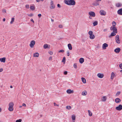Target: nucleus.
I'll list each match as a JSON object with an SVG mask.
<instances>
[{
  "label": "nucleus",
  "instance_id": "nucleus-1",
  "mask_svg": "<svg viewBox=\"0 0 122 122\" xmlns=\"http://www.w3.org/2000/svg\"><path fill=\"white\" fill-rule=\"evenodd\" d=\"M64 3L69 5H74L76 4V2L74 0H65Z\"/></svg>",
  "mask_w": 122,
  "mask_h": 122
},
{
  "label": "nucleus",
  "instance_id": "nucleus-2",
  "mask_svg": "<svg viewBox=\"0 0 122 122\" xmlns=\"http://www.w3.org/2000/svg\"><path fill=\"white\" fill-rule=\"evenodd\" d=\"M14 106V104L13 102H11L9 104L8 110L9 111L12 112L13 110Z\"/></svg>",
  "mask_w": 122,
  "mask_h": 122
},
{
  "label": "nucleus",
  "instance_id": "nucleus-3",
  "mask_svg": "<svg viewBox=\"0 0 122 122\" xmlns=\"http://www.w3.org/2000/svg\"><path fill=\"white\" fill-rule=\"evenodd\" d=\"M115 40L117 44L120 43V41L119 39V36L118 35H117L115 37Z\"/></svg>",
  "mask_w": 122,
  "mask_h": 122
},
{
  "label": "nucleus",
  "instance_id": "nucleus-4",
  "mask_svg": "<svg viewBox=\"0 0 122 122\" xmlns=\"http://www.w3.org/2000/svg\"><path fill=\"white\" fill-rule=\"evenodd\" d=\"M110 30H113V32L117 33V29L116 27L111 26L110 28Z\"/></svg>",
  "mask_w": 122,
  "mask_h": 122
},
{
  "label": "nucleus",
  "instance_id": "nucleus-5",
  "mask_svg": "<svg viewBox=\"0 0 122 122\" xmlns=\"http://www.w3.org/2000/svg\"><path fill=\"white\" fill-rule=\"evenodd\" d=\"M35 42L34 41H31L30 42V46L31 48H33V47L34 46L35 44Z\"/></svg>",
  "mask_w": 122,
  "mask_h": 122
},
{
  "label": "nucleus",
  "instance_id": "nucleus-6",
  "mask_svg": "<svg viewBox=\"0 0 122 122\" xmlns=\"http://www.w3.org/2000/svg\"><path fill=\"white\" fill-rule=\"evenodd\" d=\"M116 109L118 111H121L122 109V105L121 104L119 105L118 106L116 107Z\"/></svg>",
  "mask_w": 122,
  "mask_h": 122
},
{
  "label": "nucleus",
  "instance_id": "nucleus-7",
  "mask_svg": "<svg viewBox=\"0 0 122 122\" xmlns=\"http://www.w3.org/2000/svg\"><path fill=\"white\" fill-rule=\"evenodd\" d=\"M89 15L91 16L94 17L95 16V13L93 11H91L89 12L88 13Z\"/></svg>",
  "mask_w": 122,
  "mask_h": 122
},
{
  "label": "nucleus",
  "instance_id": "nucleus-8",
  "mask_svg": "<svg viewBox=\"0 0 122 122\" xmlns=\"http://www.w3.org/2000/svg\"><path fill=\"white\" fill-rule=\"evenodd\" d=\"M100 13L102 15H106V12L104 10H101L100 11Z\"/></svg>",
  "mask_w": 122,
  "mask_h": 122
},
{
  "label": "nucleus",
  "instance_id": "nucleus-9",
  "mask_svg": "<svg viewBox=\"0 0 122 122\" xmlns=\"http://www.w3.org/2000/svg\"><path fill=\"white\" fill-rule=\"evenodd\" d=\"M97 76L100 78H102L104 76V75L103 74L100 73H98L97 75Z\"/></svg>",
  "mask_w": 122,
  "mask_h": 122
},
{
  "label": "nucleus",
  "instance_id": "nucleus-10",
  "mask_svg": "<svg viewBox=\"0 0 122 122\" xmlns=\"http://www.w3.org/2000/svg\"><path fill=\"white\" fill-rule=\"evenodd\" d=\"M108 44L106 43H104L102 45V48L104 49H105L106 47H108Z\"/></svg>",
  "mask_w": 122,
  "mask_h": 122
},
{
  "label": "nucleus",
  "instance_id": "nucleus-11",
  "mask_svg": "<svg viewBox=\"0 0 122 122\" xmlns=\"http://www.w3.org/2000/svg\"><path fill=\"white\" fill-rule=\"evenodd\" d=\"M66 92L68 94H70L73 93L74 91L73 90H71L70 89H69L67 90Z\"/></svg>",
  "mask_w": 122,
  "mask_h": 122
},
{
  "label": "nucleus",
  "instance_id": "nucleus-12",
  "mask_svg": "<svg viewBox=\"0 0 122 122\" xmlns=\"http://www.w3.org/2000/svg\"><path fill=\"white\" fill-rule=\"evenodd\" d=\"M98 2L96 1L94 2L92 4V5L94 6H97L99 4V3Z\"/></svg>",
  "mask_w": 122,
  "mask_h": 122
},
{
  "label": "nucleus",
  "instance_id": "nucleus-13",
  "mask_svg": "<svg viewBox=\"0 0 122 122\" xmlns=\"http://www.w3.org/2000/svg\"><path fill=\"white\" fill-rule=\"evenodd\" d=\"M117 13L120 15H122V8L119 10L117 11Z\"/></svg>",
  "mask_w": 122,
  "mask_h": 122
},
{
  "label": "nucleus",
  "instance_id": "nucleus-14",
  "mask_svg": "<svg viewBox=\"0 0 122 122\" xmlns=\"http://www.w3.org/2000/svg\"><path fill=\"white\" fill-rule=\"evenodd\" d=\"M51 6L50 7V8L51 9H54L55 8V6L53 4V2L52 1H51Z\"/></svg>",
  "mask_w": 122,
  "mask_h": 122
},
{
  "label": "nucleus",
  "instance_id": "nucleus-15",
  "mask_svg": "<svg viewBox=\"0 0 122 122\" xmlns=\"http://www.w3.org/2000/svg\"><path fill=\"white\" fill-rule=\"evenodd\" d=\"M115 101L117 103H118L121 102V100L119 98H117L115 99Z\"/></svg>",
  "mask_w": 122,
  "mask_h": 122
},
{
  "label": "nucleus",
  "instance_id": "nucleus-16",
  "mask_svg": "<svg viewBox=\"0 0 122 122\" xmlns=\"http://www.w3.org/2000/svg\"><path fill=\"white\" fill-rule=\"evenodd\" d=\"M120 49L119 48H117L115 49L114 50V51L116 53H118L120 51Z\"/></svg>",
  "mask_w": 122,
  "mask_h": 122
},
{
  "label": "nucleus",
  "instance_id": "nucleus-17",
  "mask_svg": "<svg viewBox=\"0 0 122 122\" xmlns=\"http://www.w3.org/2000/svg\"><path fill=\"white\" fill-rule=\"evenodd\" d=\"M5 57L0 58V61L1 62L4 63L5 61Z\"/></svg>",
  "mask_w": 122,
  "mask_h": 122
},
{
  "label": "nucleus",
  "instance_id": "nucleus-18",
  "mask_svg": "<svg viewBox=\"0 0 122 122\" xmlns=\"http://www.w3.org/2000/svg\"><path fill=\"white\" fill-rule=\"evenodd\" d=\"M107 99V98L105 96H104L102 97V98L101 100L102 101L105 102Z\"/></svg>",
  "mask_w": 122,
  "mask_h": 122
},
{
  "label": "nucleus",
  "instance_id": "nucleus-19",
  "mask_svg": "<svg viewBox=\"0 0 122 122\" xmlns=\"http://www.w3.org/2000/svg\"><path fill=\"white\" fill-rule=\"evenodd\" d=\"M33 56L34 57H38L39 56V54L37 52L33 54Z\"/></svg>",
  "mask_w": 122,
  "mask_h": 122
},
{
  "label": "nucleus",
  "instance_id": "nucleus-20",
  "mask_svg": "<svg viewBox=\"0 0 122 122\" xmlns=\"http://www.w3.org/2000/svg\"><path fill=\"white\" fill-rule=\"evenodd\" d=\"M116 34L114 32H112L111 33V35L109 36V37L110 38H111L112 36H115Z\"/></svg>",
  "mask_w": 122,
  "mask_h": 122
},
{
  "label": "nucleus",
  "instance_id": "nucleus-21",
  "mask_svg": "<svg viewBox=\"0 0 122 122\" xmlns=\"http://www.w3.org/2000/svg\"><path fill=\"white\" fill-rule=\"evenodd\" d=\"M68 46L69 49L70 50H71L72 49V47L71 44L69 43L68 45Z\"/></svg>",
  "mask_w": 122,
  "mask_h": 122
},
{
  "label": "nucleus",
  "instance_id": "nucleus-22",
  "mask_svg": "<svg viewBox=\"0 0 122 122\" xmlns=\"http://www.w3.org/2000/svg\"><path fill=\"white\" fill-rule=\"evenodd\" d=\"M87 94V92L86 91H84L82 92L81 94L83 96H85Z\"/></svg>",
  "mask_w": 122,
  "mask_h": 122
},
{
  "label": "nucleus",
  "instance_id": "nucleus-23",
  "mask_svg": "<svg viewBox=\"0 0 122 122\" xmlns=\"http://www.w3.org/2000/svg\"><path fill=\"white\" fill-rule=\"evenodd\" d=\"M84 60L83 58H81L79 59V62L81 64L82 63L84 62Z\"/></svg>",
  "mask_w": 122,
  "mask_h": 122
},
{
  "label": "nucleus",
  "instance_id": "nucleus-24",
  "mask_svg": "<svg viewBox=\"0 0 122 122\" xmlns=\"http://www.w3.org/2000/svg\"><path fill=\"white\" fill-rule=\"evenodd\" d=\"M115 76V74L114 72H112L111 73V79L112 80L113 79V78L114 76Z\"/></svg>",
  "mask_w": 122,
  "mask_h": 122
},
{
  "label": "nucleus",
  "instance_id": "nucleus-25",
  "mask_svg": "<svg viewBox=\"0 0 122 122\" xmlns=\"http://www.w3.org/2000/svg\"><path fill=\"white\" fill-rule=\"evenodd\" d=\"M81 80L82 82L84 83H86V79L83 77H82Z\"/></svg>",
  "mask_w": 122,
  "mask_h": 122
},
{
  "label": "nucleus",
  "instance_id": "nucleus-26",
  "mask_svg": "<svg viewBox=\"0 0 122 122\" xmlns=\"http://www.w3.org/2000/svg\"><path fill=\"white\" fill-rule=\"evenodd\" d=\"M90 38L91 39H93L95 38V36L94 35L92 34L90 35Z\"/></svg>",
  "mask_w": 122,
  "mask_h": 122
},
{
  "label": "nucleus",
  "instance_id": "nucleus-27",
  "mask_svg": "<svg viewBox=\"0 0 122 122\" xmlns=\"http://www.w3.org/2000/svg\"><path fill=\"white\" fill-rule=\"evenodd\" d=\"M116 6L117 7H119L122 6V4L120 3H118L116 4Z\"/></svg>",
  "mask_w": 122,
  "mask_h": 122
},
{
  "label": "nucleus",
  "instance_id": "nucleus-28",
  "mask_svg": "<svg viewBox=\"0 0 122 122\" xmlns=\"http://www.w3.org/2000/svg\"><path fill=\"white\" fill-rule=\"evenodd\" d=\"M93 24L94 26H95L96 25H97L98 24L97 21H95L93 23Z\"/></svg>",
  "mask_w": 122,
  "mask_h": 122
},
{
  "label": "nucleus",
  "instance_id": "nucleus-29",
  "mask_svg": "<svg viewBox=\"0 0 122 122\" xmlns=\"http://www.w3.org/2000/svg\"><path fill=\"white\" fill-rule=\"evenodd\" d=\"M48 46L47 44H45L44 45L43 47L44 49H46L48 48Z\"/></svg>",
  "mask_w": 122,
  "mask_h": 122
},
{
  "label": "nucleus",
  "instance_id": "nucleus-30",
  "mask_svg": "<svg viewBox=\"0 0 122 122\" xmlns=\"http://www.w3.org/2000/svg\"><path fill=\"white\" fill-rule=\"evenodd\" d=\"M88 113L89 115L90 116H92V113L91 111L90 110H88Z\"/></svg>",
  "mask_w": 122,
  "mask_h": 122
},
{
  "label": "nucleus",
  "instance_id": "nucleus-31",
  "mask_svg": "<svg viewBox=\"0 0 122 122\" xmlns=\"http://www.w3.org/2000/svg\"><path fill=\"white\" fill-rule=\"evenodd\" d=\"M66 108L68 110H70L71 109V107L70 106H67L66 107Z\"/></svg>",
  "mask_w": 122,
  "mask_h": 122
},
{
  "label": "nucleus",
  "instance_id": "nucleus-32",
  "mask_svg": "<svg viewBox=\"0 0 122 122\" xmlns=\"http://www.w3.org/2000/svg\"><path fill=\"white\" fill-rule=\"evenodd\" d=\"M35 9V7L34 6H31L30 7V9L32 10H34Z\"/></svg>",
  "mask_w": 122,
  "mask_h": 122
},
{
  "label": "nucleus",
  "instance_id": "nucleus-33",
  "mask_svg": "<svg viewBox=\"0 0 122 122\" xmlns=\"http://www.w3.org/2000/svg\"><path fill=\"white\" fill-rule=\"evenodd\" d=\"M71 118L73 120H74L75 119V115H73L72 116Z\"/></svg>",
  "mask_w": 122,
  "mask_h": 122
},
{
  "label": "nucleus",
  "instance_id": "nucleus-34",
  "mask_svg": "<svg viewBox=\"0 0 122 122\" xmlns=\"http://www.w3.org/2000/svg\"><path fill=\"white\" fill-rule=\"evenodd\" d=\"M15 19L14 18H12L11 19V20L10 22V23L11 24H12L13 22L14 21Z\"/></svg>",
  "mask_w": 122,
  "mask_h": 122
},
{
  "label": "nucleus",
  "instance_id": "nucleus-35",
  "mask_svg": "<svg viewBox=\"0 0 122 122\" xmlns=\"http://www.w3.org/2000/svg\"><path fill=\"white\" fill-rule=\"evenodd\" d=\"M66 61V58L65 57H64L62 59V62H63L64 63V64L65 62Z\"/></svg>",
  "mask_w": 122,
  "mask_h": 122
},
{
  "label": "nucleus",
  "instance_id": "nucleus-36",
  "mask_svg": "<svg viewBox=\"0 0 122 122\" xmlns=\"http://www.w3.org/2000/svg\"><path fill=\"white\" fill-rule=\"evenodd\" d=\"M112 24H113V26H112L116 27L115 25H116V23L115 21H113L112 22Z\"/></svg>",
  "mask_w": 122,
  "mask_h": 122
},
{
  "label": "nucleus",
  "instance_id": "nucleus-37",
  "mask_svg": "<svg viewBox=\"0 0 122 122\" xmlns=\"http://www.w3.org/2000/svg\"><path fill=\"white\" fill-rule=\"evenodd\" d=\"M120 93V92L119 91L117 92L115 95L116 96H119Z\"/></svg>",
  "mask_w": 122,
  "mask_h": 122
},
{
  "label": "nucleus",
  "instance_id": "nucleus-38",
  "mask_svg": "<svg viewBox=\"0 0 122 122\" xmlns=\"http://www.w3.org/2000/svg\"><path fill=\"white\" fill-rule=\"evenodd\" d=\"M88 33L90 35L93 34V32L92 31H90L88 32Z\"/></svg>",
  "mask_w": 122,
  "mask_h": 122
},
{
  "label": "nucleus",
  "instance_id": "nucleus-39",
  "mask_svg": "<svg viewBox=\"0 0 122 122\" xmlns=\"http://www.w3.org/2000/svg\"><path fill=\"white\" fill-rule=\"evenodd\" d=\"M64 52V50H60L58 51V52L59 53H60V52L63 53Z\"/></svg>",
  "mask_w": 122,
  "mask_h": 122
},
{
  "label": "nucleus",
  "instance_id": "nucleus-40",
  "mask_svg": "<svg viewBox=\"0 0 122 122\" xmlns=\"http://www.w3.org/2000/svg\"><path fill=\"white\" fill-rule=\"evenodd\" d=\"M21 121L22 120L21 119H19L16 120L15 122H21Z\"/></svg>",
  "mask_w": 122,
  "mask_h": 122
},
{
  "label": "nucleus",
  "instance_id": "nucleus-41",
  "mask_svg": "<svg viewBox=\"0 0 122 122\" xmlns=\"http://www.w3.org/2000/svg\"><path fill=\"white\" fill-rule=\"evenodd\" d=\"M28 15L30 17L32 16L33 15V14H28Z\"/></svg>",
  "mask_w": 122,
  "mask_h": 122
},
{
  "label": "nucleus",
  "instance_id": "nucleus-42",
  "mask_svg": "<svg viewBox=\"0 0 122 122\" xmlns=\"http://www.w3.org/2000/svg\"><path fill=\"white\" fill-rule=\"evenodd\" d=\"M48 52L49 54L51 55H52L53 54L52 52L51 51H49Z\"/></svg>",
  "mask_w": 122,
  "mask_h": 122
},
{
  "label": "nucleus",
  "instance_id": "nucleus-43",
  "mask_svg": "<svg viewBox=\"0 0 122 122\" xmlns=\"http://www.w3.org/2000/svg\"><path fill=\"white\" fill-rule=\"evenodd\" d=\"M119 66L120 69H122V64H120L119 65Z\"/></svg>",
  "mask_w": 122,
  "mask_h": 122
},
{
  "label": "nucleus",
  "instance_id": "nucleus-44",
  "mask_svg": "<svg viewBox=\"0 0 122 122\" xmlns=\"http://www.w3.org/2000/svg\"><path fill=\"white\" fill-rule=\"evenodd\" d=\"M74 67L75 68H77L76 65V64H74Z\"/></svg>",
  "mask_w": 122,
  "mask_h": 122
},
{
  "label": "nucleus",
  "instance_id": "nucleus-45",
  "mask_svg": "<svg viewBox=\"0 0 122 122\" xmlns=\"http://www.w3.org/2000/svg\"><path fill=\"white\" fill-rule=\"evenodd\" d=\"M2 11L3 13H6V10L4 9L2 10Z\"/></svg>",
  "mask_w": 122,
  "mask_h": 122
},
{
  "label": "nucleus",
  "instance_id": "nucleus-46",
  "mask_svg": "<svg viewBox=\"0 0 122 122\" xmlns=\"http://www.w3.org/2000/svg\"><path fill=\"white\" fill-rule=\"evenodd\" d=\"M54 106H58V107H59V105H58V104H56V103H55V102H54Z\"/></svg>",
  "mask_w": 122,
  "mask_h": 122
},
{
  "label": "nucleus",
  "instance_id": "nucleus-47",
  "mask_svg": "<svg viewBox=\"0 0 122 122\" xmlns=\"http://www.w3.org/2000/svg\"><path fill=\"white\" fill-rule=\"evenodd\" d=\"M67 55L68 56H69L70 55V54L68 51H67Z\"/></svg>",
  "mask_w": 122,
  "mask_h": 122
},
{
  "label": "nucleus",
  "instance_id": "nucleus-48",
  "mask_svg": "<svg viewBox=\"0 0 122 122\" xmlns=\"http://www.w3.org/2000/svg\"><path fill=\"white\" fill-rule=\"evenodd\" d=\"M59 27L60 28H62L63 26L62 25H59Z\"/></svg>",
  "mask_w": 122,
  "mask_h": 122
},
{
  "label": "nucleus",
  "instance_id": "nucleus-49",
  "mask_svg": "<svg viewBox=\"0 0 122 122\" xmlns=\"http://www.w3.org/2000/svg\"><path fill=\"white\" fill-rule=\"evenodd\" d=\"M64 73L65 75H66L67 73V71H65L64 72Z\"/></svg>",
  "mask_w": 122,
  "mask_h": 122
},
{
  "label": "nucleus",
  "instance_id": "nucleus-50",
  "mask_svg": "<svg viewBox=\"0 0 122 122\" xmlns=\"http://www.w3.org/2000/svg\"><path fill=\"white\" fill-rule=\"evenodd\" d=\"M25 6L26 8H27V9H28L29 8V5H26Z\"/></svg>",
  "mask_w": 122,
  "mask_h": 122
},
{
  "label": "nucleus",
  "instance_id": "nucleus-51",
  "mask_svg": "<svg viewBox=\"0 0 122 122\" xmlns=\"http://www.w3.org/2000/svg\"><path fill=\"white\" fill-rule=\"evenodd\" d=\"M38 16L39 17H41V14H38Z\"/></svg>",
  "mask_w": 122,
  "mask_h": 122
},
{
  "label": "nucleus",
  "instance_id": "nucleus-52",
  "mask_svg": "<svg viewBox=\"0 0 122 122\" xmlns=\"http://www.w3.org/2000/svg\"><path fill=\"white\" fill-rule=\"evenodd\" d=\"M52 57L51 56L49 57V60H51V61L52 60Z\"/></svg>",
  "mask_w": 122,
  "mask_h": 122
},
{
  "label": "nucleus",
  "instance_id": "nucleus-53",
  "mask_svg": "<svg viewBox=\"0 0 122 122\" xmlns=\"http://www.w3.org/2000/svg\"><path fill=\"white\" fill-rule=\"evenodd\" d=\"M107 29H105L103 30V31L104 32H105L107 31Z\"/></svg>",
  "mask_w": 122,
  "mask_h": 122
},
{
  "label": "nucleus",
  "instance_id": "nucleus-54",
  "mask_svg": "<svg viewBox=\"0 0 122 122\" xmlns=\"http://www.w3.org/2000/svg\"><path fill=\"white\" fill-rule=\"evenodd\" d=\"M22 106L26 107V105L25 103H23L22 104Z\"/></svg>",
  "mask_w": 122,
  "mask_h": 122
},
{
  "label": "nucleus",
  "instance_id": "nucleus-55",
  "mask_svg": "<svg viewBox=\"0 0 122 122\" xmlns=\"http://www.w3.org/2000/svg\"><path fill=\"white\" fill-rule=\"evenodd\" d=\"M3 69L2 68H1L0 69V72H1L3 71Z\"/></svg>",
  "mask_w": 122,
  "mask_h": 122
},
{
  "label": "nucleus",
  "instance_id": "nucleus-56",
  "mask_svg": "<svg viewBox=\"0 0 122 122\" xmlns=\"http://www.w3.org/2000/svg\"><path fill=\"white\" fill-rule=\"evenodd\" d=\"M57 6L59 7V8H60L61 7V6H60V4H58L57 5Z\"/></svg>",
  "mask_w": 122,
  "mask_h": 122
},
{
  "label": "nucleus",
  "instance_id": "nucleus-57",
  "mask_svg": "<svg viewBox=\"0 0 122 122\" xmlns=\"http://www.w3.org/2000/svg\"><path fill=\"white\" fill-rule=\"evenodd\" d=\"M31 21L33 23H34V22L32 19L31 20Z\"/></svg>",
  "mask_w": 122,
  "mask_h": 122
},
{
  "label": "nucleus",
  "instance_id": "nucleus-58",
  "mask_svg": "<svg viewBox=\"0 0 122 122\" xmlns=\"http://www.w3.org/2000/svg\"><path fill=\"white\" fill-rule=\"evenodd\" d=\"M5 19L4 18L3 19V21H5Z\"/></svg>",
  "mask_w": 122,
  "mask_h": 122
},
{
  "label": "nucleus",
  "instance_id": "nucleus-59",
  "mask_svg": "<svg viewBox=\"0 0 122 122\" xmlns=\"http://www.w3.org/2000/svg\"><path fill=\"white\" fill-rule=\"evenodd\" d=\"M40 1V0H36V1L37 2H39Z\"/></svg>",
  "mask_w": 122,
  "mask_h": 122
},
{
  "label": "nucleus",
  "instance_id": "nucleus-60",
  "mask_svg": "<svg viewBox=\"0 0 122 122\" xmlns=\"http://www.w3.org/2000/svg\"><path fill=\"white\" fill-rule=\"evenodd\" d=\"M96 0V1H100L101 0Z\"/></svg>",
  "mask_w": 122,
  "mask_h": 122
},
{
  "label": "nucleus",
  "instance_id": "nucleus-61",
  "mask_svg": "<svg viewBox=\"0 0 122 122\" xmlns=\"http://www.w3.org/2000/svg\"><path fill=\"white\" fill-rule=\"evenodd\" d=\"M89 18L90 19H92V18L91 16H89Z\"/></svg>",
  "mask_w": 122,
  "mask_h": 122
},
{
  "label": "nucleus",
  "instance_id": "nucleus-62",
  "mask_svg": "<svg viewBox=\"0 0 122 122\" xmlns=\"http://www.w3.org/2000/svg\"><path fill=\"white\" fill-rule=\"evenodd\" d=\"M51 21H52V22L54 21V20L53 19H51Z\"/></svg>",
  "mask_w": 122,
  "mask_h": 122
},
{
  "label": "nucleus",
  "instance_id": "nucleus-63",
  "mask_svg": "<svg viewBox=\"0 0 122 122\" xmlns=\"http://www.w3.org/2000/svg\"><path fill=\"white\" fill-rule=\"evenodd\" d=\"M13 87L12 86H10V87L11 88H12Z\"/></svg>",
  "mask_w": 122,
  "mask_h": 122
},
{
  "label": "nucleus",
  "instance_id": "nucleus-64",
  "mask_svg": "<svg viewBox=\"0 0 122 122\" xmlns=\"http://www.w3.org/2000/svg\"><path fill=\"white\" fill-rule=\"evenodd\" d=\"M120 72H122V70H121L120 71Z\"/></svg>",
  "mask_w": 122,
  "mask_h": 122
}]
</instances>
